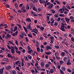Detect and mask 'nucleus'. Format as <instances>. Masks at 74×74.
Instances as JSON below:
<instances>
[{"instance_id":"nucleus-7","label":"nucleus","mask_w":74,"mask_h":74,"mask_svg":"<svg viewBox=\"0 0 74 74\" xmlns=\"http://www.w3.org/2000/svg\"><path fill=\"white\" fill-rule=\"evenodd\" d=\"M26 21L28 22H32V21L31 20V19L29 18H27L26 19Z\"/></svg>"},{"instance_id":"nucleus-11","label":"nucleus","mask_w":74,"mask_h":74,"mask_svg":"<svg viewBox=\"0 0 74 74\" xmlns=\"http://www.w3.org/2000/svg\"><path fill=\"white\" fill-rule=\"evenodd\" d=\"M41 66L42 67H44V62H42L41 63Z\"/></svg>"},{"instance_id":"nucleus-44","label":"nucleus","mask_w":74,"mask_h":74,"mask_svg":"<svg viewBox=\"0 0 74 74\" xmlns=\"http://www.w3.org/2000/svg\"><path fill=\"white\" fill-rule=\"evenodd\" d=\"M67 60V58L66 57H64V61H65V62H66V60Z\"/></svg>"},{"instance_id":"nucleus-23","label":"nucleus","mask_w":74,"mask_h":74,"mask_svg":"<svg viewBox=\"0 0 74 74\" xmlns=\"http://www.w3.org/2000/svg\"><path fill=\"white\" fill-rule=\"evenodd\" d=\"M11 48L12 49V50H11L13 51L15 50V49H14V47L12 46H11Z\"/></svg>"},{"instance_id":"nucleus-14","label":"nucleus","mask_w":74,"mask_h":74,"mask_svg":"<svg viewBox=\"0 0 74 74\" xmlns=\"http://www.w3.org/2000/svg\"><path fill=\"white\" fill-rule=\"evenodd\" d=\"M62 70L63 71H66V68H65V67H62Z\"/></svg>"},{"instance_id":"nucleus-10","label":"nucleus","mask_w":74,"mask_h":74,"mask_svg":"<svg viewBox=\"0 0 74 74\" xmlns=\"http://www.w3.org/2000/svg\"><path fill=\"white\" fill-rule=\"evenodd\" d=\"M66 64L67 65H70L71 64V62H70V60L69 59L68 60V62L66 63Z\"/></svg>"},{"instance_id":"nucleus-17","label":"nucleus","mask_w":74,"mask_h":74,"mask_svg":"<svg viewBox=\"0 0 74 74\" xmlns=\"http://www.w3.org/2000/svg\"><path fill=\"white\" fill-rule=\"evenodd\" d=\"M33 9L34 11H36V12H37V10L36 9V7H34L33 8Z\"/></svg>"},{"instance_id":"nucleus-31","label":"nucleus","mask_w":74,"mask_h":74,"mask_svg":"<svg viewBox=\"0 0 74 74\" xmlns=\"http://www.w3.org/2000/svg\"><path fill=\"white\" fill-rule=\"evenodd\" d=\"M3 25H3V24L1 23L0 25V29H2V28H1V26H3Z\"/></svg>"},{"instance_id":"nucleus-9","label":"nucleus","mask_w":74,"mask_h":74,"mask_svg":"<svg viewBox=\"0 0 74 74\" xmlns=\"http://www.w3.org/2000/svg\"><path fill=\"white\" fill-rule=\"evenodd\" d=\"M28 52L27 53H31L32 52H33V51L32 50H31V49H29V50H28Z\"/></svg>"},{"instance_id":"nucleus-35","label":"nucleus","mask_w":74,"mask_h":74,"mask_svg":"<svg viewBox=\"0 0 74 74\" xmlns=\"http://www.w3.org/2000/svg\"><path fill=\"white\" fill-rule=\"evenodd\" d=\"M50 47V46H48L47 47H46V49H47V50H49V47Z\"/></svg>"},{"instance_id":"nucleus-15","label":"nucleus","mask_w":74,"mask_h":74,"mask_svg":"<svg viewBox=\"0 0 74 74\" xmlns=\"http://www.w3.org/2000/svg\"><path fill=\"white\" fill-rule=\"evenodd\" d=\"M7 38H10L11 37V35H10L9 34H7Z\"/></svg>"},{"instance_id":"nucleus-56","label":"nucleus","mask_w":74,"mask_h":74,"mask_svg":"<svg viewBox=\"0 0 74 74\" xmlns=\"http://www.w3.org/2000/svg\"><path fill=\"white\" fill-rule=\"evenodd\" d=\"M40 52L42 53H43V52H44V50H43V49H40Z\"/></svg>"},{"instance_id":"nucleus-4","label":"nucleus","mask_w":74,"mask_h":74,"mask_svg":"<svg viewBox=\"0 0 74 74\" xmlns=\"http://www.w3.org/2000/svg\"><path fill=\"white\" fill-rule=\"evenodd\" d=\"M40 4H42V3H43V4L45 3V1L43 0H38Z\"/></svg>"},{"instance_id":"nucleus-49","label":"nucleus","mask_w":74,"mask_h":74,"mask_svg":"<svg viewBox=\"0 0 74 74\" xmlns=\"http://www.w3.org/2000/svg\"><path fill=\"white\" fill-rule=\"evenodd\" d=\"M61 18H60V17H59L58 18L57 21H60Z\"/></svg>"},{"instance_id":"nucleus-33","label":"nucleus","mask_w":74,"mask_h":74,"mask_svg":"<svg viewBox=\"0 0 74 74\" xmlns=\"http://www.w3.org/2000/svg\"><path fill=\"white\" fill-rule=\"evenodd\" d=\"M25 60H27V61H29V59L27 58V56L25 57Z\"/></svg>"},{"instance_id":"nucleus-18","label":"nucleus","mask_w":74,"mask_h":74,"mask_svg":"<svg viewBox=\"0 0 74 74\" xmlns=\"http://www.w3.org/2000/svg\"><path fill=\"white\" fill-rule=\"evenodd\" d=\"M3 71L2 69H0V73L1 74H3Z\"/></svg>"},{"instance_id":"nucleus-13","label":"nucleus","mask_w":74,"mask_h":74,"mask_svg":"<svg viewBox=\"0 0 74 74\" xmlns=\"http://www.w3.org/2000/svg\"><path fill=\"white\" fill-rule=\"evenodd\" d=\"M27 57L28 59H32V56L30 55H28Z\"/></svg>"},{"instance_id":"nucleus-38","label":"nucleus","mask_w":74,"mask_h":74,"mask_svg":"<svg viewBox=\"0 0 74 74\" xmlns=\"http://www.w3.org/2000/svg\"><path fill=\"white\" fill-rule=\"evenodd\" d=\"M9 42H10V44H12V45H14V43L12 42H11V41H9Z\"/></svg>"},{"instance_id":"nucleus-48","label":"nucleus","mask_w":74,"mask_h":74,"mask_svg":"<svg viewBox=\"0 0 74 74\" xmlns=\"http://www.w3.org/2000/svg\"><path fill=\"white\" fill-rule=\"evenodd\" d=\"M50 72L51 73H53V70L52 69H51L50 71Z\"/></svg>"},{"instance_id":"nucleus-45","label":"nucleus","mask_w":74,"mask_h":74,"mask_svg":"<svg viewBox=\"0 0 74 74\" xmlns=\"http://www.w3.org/2000/svg\"><path fill=\"white\" fill-rule=\"evenodd\" d=\"M64 52H66V53H67V54H69V53L66 51V50L64 49Z\"/></svg>"},{"instance_id":"nucleus-58","label":"nucleus","mask_w":74,"mask_h":74,"mask_svg":"<svg viewBox=\"0 0 74 74\" xmlns=\"http://www.w3.org/2000/svg\"><path fill=\"white\" fill-rule=\"evenodd\" d=\"M21 66H24V63H23V61L22 62Z\"/></svg>"},{"instance_id":"nucleus-12","label":"nucleus","mask_w":74,"mask_h":74,"mask_svg":"<svg viewBox=\"0 0 74 74\" xmlns=\"http://www.w3.org/2000/svg\"><path fill=\"white\" fill-rule=\"evenodd\" d=\"M23 27L24 29V30H25V32L26 33H27V28H26V27H25V26H23Z\"/></svg>"},{"instance_id":"nucleus-8","label":"nucleus","mask_w":74,"mask_h":74,"mask_svg":"<svg viewBox=\"0 0 74 74\" xmlns=\"http://www.w3.org/2000/svg\"><path fill=\"white\" fill-rule=\"evenodd\" d=\"M11 66H8L6 67V69L7 70H10V69H11Z\"/></svg>"},{"instance_id":"nucleus-2","label":"nucleus","mask_w":74,"mask_h":74,"mask_svg":"<svg viewBox=\"0 0 74 74\" xmlns=\"http://www.w3.org/2000/svg\"><path fill=\"white\" fill-rule=\"evenodd\" d=\"M53 4H50L49 5H48V8H49V9H51L52 8V7H53Z\"/></svg>"},{"instance_id":"nucleus-51","label":"nucleus","mask_w":74,"mask_h":74,"mask_svg":"<svg viewBox=\"0 0 74 74\" xmlns=\"http://www.w3.org/2000/svg\"><path fill=\"white\" fill-rule=\"evenodd\" d=\"M70 18L71 19H74V17L72 16L70 17Z\"/></svg>"},{"instance_id":"nucleus-42","label":"nucleus","mask_w":74,"mask_h":74,"mask_svg":"<svg viewBox=\"0 0 74 74\" xmlns=\"http://www.w3.org/2000/svg\"><path fill=\"white\" fill-rule=\"evenodd\" d=\"M56 58L57 59H58V60H60V57H58V56H56Z\"/></svg>"},{"instance_id":"nucleus-6","label":"nucleus","mask_w":74,"mask_h":74,"mask_svg":"<svg viewBox=\"0 0 74 74\" xmlns=\"http://www.w3.org/2000/svg\"><path fill=\"white\" fill-rule=\"evenodd\" d=\"M30 27H31V26H30V24H29L28 26V27H27V28L28 30H32V28Z\"/></svg>"},{"instance_id":"nucleus-61","label":"nucleus","mask_w":74,"mask_h":74,"mask_svg":"<svg viewBox=\"0 0 74 74\" xmlns=\"http://www.w3.org/2000/svg\"><path fill=\"white\" fill-rule=\"evenodd\" d=\"M25 38L26 39V41H27V42H28V38L27 37H25Z\"/></svg>"},{"instance_id":"nucleus-62","label":"nucleus","mask_w":74,"mask_h":74,"mask_svg":"<svg viewBox=\"0 0 74 74\" xmlns=\"http://www.w3.org/2000/svg\"><path fill=\"white\" fill-rule=\"evenodd\" d=\"M31 72L32 73H35V71L34 70H31Z\"/></svg>"},{"instance_id":"nucleus-22","label":"nucleus","mask_w":74,"mask_h":74,"mask_svg":"<svg viewBox=\"0 0 74 74\" xmlns=\"http://www.w3.org/2000/svg\"><path fill=\"white\" fill-rule=\"evenodd\" d=\"M11 55L9 53H8V58H11Z\"/></svg>"},{"instance_id":"nucleus-60","label":"nucleus","mask_w":74,"mask_h":74,"mask_svg":"<svg viewBox=\"0 0 74 74\" xmlns=\"http://www.w3.org/2000/svg\"><path fill=\"white\" fill-rule=\"evenodd\" d=\"M71 40L72 41H73V42H74V38H71Z\"/></svg>"},{"instance_id":"nucleus-64","label":"nucleus","mask_w":74,"mask_h":74,"mask_svg":"<svg viewBox=\"0 0 74 74\" xmlns=\"http://www.w3.org/2000/svg\"><path fill=\"white\" fill-rule=\"evenodd\" d=\"M18 74H23V73L22 72H20L19 71H18Z\"/></svg>"},{"instance_id":"nucleus-34","label":"nucleus","mask_w":74,"mask_h":74,"mask_svg":"<svg viewBox=\"0 0 74 74\" xmlns=\"http://www.w3.org/2000/svg\"><path fill=\"white\" fill-rule=\"evenodd\" d=\"M67 71L69 72V73H71L72 71L71 70L69 69H68Z\"/></svg>"},{"instance_id":"nucleus-1","label":"nucleus","mask_w":74,"mask_h":74,"mask_svg":"<svg viewBox=\"0 0 74 74\" xmlns=\"http://www.w3.org/2000/svg\"><path fill=\"white\" fill-rule=\"evenodd\" d=\"M64 23H63L61 25V27L60 28V29H61L62 31H63L64 32H65V30H64Z\"/></svg>"},{"instance_id":"nucleus-27","label":"nucleus","mask_w":74,"mask_h":74,"mask_svg":"<svg viewBox=\"0 0 74 74\" xmlns=\"http://www.w3.org/2000/svg\"><path fill=\"white\" fill-rule=\"evenodd\" d=\"M28 37H31V38H32V37H33L32 35L30 34H28Z\"/></svg>"},{"instance_id":"nucleus-21","label":"nucleus","mask_w":74,"mask_h":74,"mask_svg":"<svg viewBox=\"0 0 74 74\" xmlns=\"http://www.w3.org/2000/svg\"><path fill=\"white\" fill-rule=\"evenodd\" d=\"M50 38H51V40H53V39L54 38L53 37L51 36Z\"/></svg>"},{"instance_id":"nucleus-25","label":"nucleus","mask_w":74,"mask_h":74,"mask_svg":"<svg viewBox=\"0 0 74 74\" xmlns=\"http://www.w3.org/2000/svg\"><path fill=\"white\" fill-rule=\"evenodd\" d=\"M54 47L55 48H57V49H59V46H54Z\"/></svg>"},{"instance_id":"nucleus-24","label":"nucleus","mask_w":74,"mask_h":74,"mask_svg":"<svg viewBox=\"0 0 74 74\" xmlns=\"http://www.w3.org/2000/svg\"><path fill=\"white\" fill-rule=\"evenodd\" d=\"M60 74H64V72H63L61 69H60Z\"/></svg>"},{"instance_id":"nucleus-5","label":"nucleus","mask_w":74,"mask_h":74,"mask_svg":"<svg viewBox=\"0 0 74 74\" xmlns=\"http://www.w3.org/2000/svg\"><path fill=\"white\" fill-rule=\"evenodd\" d=\"M65 21L66 22H67V23H69V22H70V19L68 18H66V17L65 18Z\"/></svg>"},{"instance_id":"nucleus-32","label":"nucleus","mask_w":74,"mask_h":74,"mask_svg":"<svg viewBox=\"0 0 74 74\" xmlns=\"http://www.w3.org/2000/svg\"><path fill=\"white\" fill-rule=\"evenodd\" d=\"M11 51L12 53H13V54L15 53V50H11Z\"/></svg>"},{"instance_id":"nucleus-47","label":"nucleus","mask_w":74,"mask_h":74,"mask_svg":"<svg viewBox=\"0 0 74 74\" xmlns=\"http://www.w3.org/2000/svg\"><path fill=\"white\" fill-rule=\"evenodd\" d=\"M49 66V64H47L45 65V67H48Z\"/></svg>"},{"instance_id":"nucleus-53","label":"nucleus","mask_w":74,"mask_h":74,"mask_svg":"<svg viewBox=\"0 0 74 74\" xmlns=\"http://www.w3.org/2000/svg\"><path fill=\"white\" fill-rule=\"evenodd\" d=\"M27 10H29V4L27 5V7L26 8Z\"/></svg>"},{"instance_id":"nucleus-46","label":"nucleus","mask_w":74,"mask_h":74,"mask_svg":"<svg viewBox=\"0 0 74 74\" xmlns=\"http://www.w3.org/2000/svg\"><path fill=\"white\" fill-rule=\"evenodd\" d=\"M15 43L17 45H18V41H17L16 40H15Z\"/></svg>"},{"instance_id":"nucleus-41","label":"nucleus","mask_w":74,"mask_h":74,"mask_svg":"<svg viewBox=\"0 0 74 74\" xmlns=\"http://www.w3.org/2000/svg\"><path fill=\"white\" fill-rule=\"evenodd\" d=\"M18 31H16V32L14 33L15 35H17L18 34Z\"/></svg>"},{"instance_id":"nucleus-16","label":"nucleus","mask_w":74,"mask_h":74,"mask_svg":"<svg viewBox=\"0 0 74 74\" xmlns=\"http://www.w3.org/2000/svg\"><path fill=\"white\" fill-rule=\"evenodd\" d=\"M45 54H46V55H51V53L50 52H45Z\"/></svg>"},{"instance_id":"nucleus-3","label":"nucleus","mask_w":74,"mask_h":74,"mask_svg":"<svg viewBox=\"0 0 74 74\" xmlns=\"http://www.w3.org/2000/svg\"><path fill=\"white\" fill-rule=\"evenodd\" d=\"M25 6H23L22 8H21V10H22L23 12H26V10L25 9Z\"/></svg>"},{"instance_id":"nucleus-40","label":"nucleus","mask_w":74,"mask_h":74,"mask_svg":"<svg viewBox=\"0 0 74 74\" xmlns=\"http://www.w3.org/2000/svg\"><path fill=\"white\" fill-rule=\"evenodd\" d=\"M37 50L38 51V52H40V48L39 47H38L37 48Z\"/></svg>"},{"instance_id":"nucleus-54","label":"nucleus","mask_w":74,"mask_h":74,"mask_svg":"<svg viewBox=\"0 0 74 74\" xmlns=\"http://www.w3.org/2000/svg\"><path fill=\"white\" fill-rule=\"evenodd\" d=\"M15 49H16V50H18V48L16 46H14V47Z\"/></svg>"},{"instance_id":"nucleus-20","label":"nucleus","mask_w":74,"mask_h":74,"mask_svg":"<svg viewBox=\"0 0 74 74\" xmlns=\"http://www.w3.org/2000/svg\"><path fill=\"white\" fill-rule=\"evenodd\" d=\"M3 60H5L7 61V62H8V59H6V58H4V59H3Z\"/></svg>"},{"instance_id":"nucleus-55","label":"nucleus","mask_w":74,"mask_h":74,"mask_svg":"<svg viewBox=\"0 0 74 74\" xmlns=\"http://www.w3.org/2000/svg\"><path fill=\"white\" fill-rule=\"evenodd\" d=\"M60 11L61 12V14H63V10H62V9H60Z\"/></svg>"},{"instance_id":"nucleus-57","label":"nucleus","mask_w":74,"mask_h":74,"mask_svg":"<svg viewBox=\"0 0 74 74\" xmlns=\"http://www.w3.org/2000/svg\"><path fill=\"white\" fill-rule=\"evenodd\" d=\"M50 4H51V3L49 2H47V3L46 5H49Z\"/></svg>"},{"instance_id":"nucleus-36","label":"nucleus","mask_w":74,"mask_h":74,"mask_svg":"<svg viewBox=\"0 0 74 74\" xmlns=\"http://www.w3.org/2000/svg\"><path fill=\"white\" fill-rule=\"evenodd\" d=\"M40 29H41V30H44V27H40Z\"/></svg>"},{"instance_id":"nucleus-63","label":"nucleus","mask_w":74,"mask_h":74,"mask_svg":"<svg viewBox=\"0 0 74 74\" xmlns=\"http://www.w3.org/2000/svg\"><path fill=\"white\" fill-rule=\"evenodd\" d=\"M34 22L35 23H37V20H34Z\"/></svg>"},{"instance_id":"nucleus-43","label":"nucleus","mask_w":74,"mask_h":74,"mask_svg":"<svg viewBox=\"0 0 74 74\" xmlns=\"http://www.w3.org/2000/svg\"><path fill=\"white\" fill-rule=\"evenodd\" d=\"M64 55H65V53L64 52H63L61 54V56H64Z\"/></svg>"},{"instance_id":"nucleus-26","label":"nucleus","mask_w":74,"mask_h":74,"mask_svg":"<svg viewBox=\"0 0 74 74\" xmlns=\"http://www.w3.org/2000/svg\"><path fill=\"white\" fill-rule=\"evenodd\" d=\"M47 21H49V17H50V16H47Z\"/></svg>"},{"instance_id":"nucleus-30","label":"nucleus","mask_w":74,"mask_h":74,"mask_svg":"<svg viewBox=\"0 0 74 74\" xmlns=\"http://www.w3.org/2000/svg\"><path fill=\"white\" fill-rule=\"evenodd\" d=\"M55 2H56V3H57V4H60V2H59L58 1H56Z\"/></svg>"},{"instance_id":"nucleus-50","label":"nucleus","mask_w":74,"mask_h":74,"mask_svg":"<svg viewBox=\"0 0 74 74\" xmlns=\"http://www.w3.org/2000/svg\"><path fill=\"white\" fill-rule=\"evenodd\" d=\"M18 66L20 67L21 66V62H20L18 64Z\"/></svg>"},{"instance_id":"nucleus-29","label":"nucleus","mask_w":74,"mask_h":74,"mask_svg":"<svg viewBox=\"0 0 74 74\" xmlns=\"http://www.w3.org/2000/svg\"><path fill=\"white\" fill-rule=\"evenodd\" d=\"M19 62V61H17L15 62V63L17 65V64H18V63H19V62Z\"/></svg>"},{"instance_id":"nucleus-37","label":"nucleus","mask_w":74,"mask_h":74,"mask_svg":"<svg viewBox=\"0 0 74 74\" xmlns=\"http://www.w3.org/2000/svg\"><path fill=\"white\" fill-rule=\"evenodd\" d=\"M55 55L56 56H56H59V55H58V53H55Z\"/></svg>"},{"instance_id":"nucleus-28","label":"nucleus","mask_w":74,"mask_h":74,"mask_svg":"<svg viewBox=\"0 0 74 74\" xmlns=\"http://www.w3.org/2000/svg\"><path fill=\"white\" fill-rule=\"evenodd\" d=\"M54 17H56V18H58L59 16H58L57 14H56L54 15Z\"/></svg>"},{"instance_id":"nucleus-59","label":"nucleus","mask_w":74,"mask_h":74,"mask_svg":"<svg viewBox=\"0 0 74 74\" xmlns=\"http://www.w3.org/2000/svg\"><path fill=\"white\" fill-rule=\"evenodd\" d=\"M54 25H55V26H58V23L57 22H56Z\"/></svg>"},{"instance_id":"nucleus-52","label":"nucleus","mask_w":74,"mask_h":74,"mask_svg":"<svg viewBox=\"0 0 74 74\" xmlns=\"http://www.w3.org/2000/svg\"><path fill=\"white\" fill-rule=\"evenodd\" d=\"M60 16H62L64 17V15L63 14H60V15H59Z\"/></svg>"},{"instance_id":"nucleus-19","label":"nucleus","mask_w":74,"mask_h":74,"mask_svg":"<svg viewBox=\"0 0 74 74\" xmlns=\"http://www.w3.org/2000/svg\"><path fill=\"white\" fill-rule=\"evenodd\" d=\"M16 53H18V54H21V51H18L16 50Z\"/></svg>"},{"instance_id":"nucleus-39","label":"nucleus","mask_w":74,"mask_h":74,"mask_svg":"<svg viewBox=\"0 0 74 74\" xmlns=\"http://www.w3.org/2000/svg\"><path fill=\"white\" fill-rule=\"evenodd\" d=\"M12 73L13 74H15L16 73V71H12Z\"/></svg>"}]
</instances>
